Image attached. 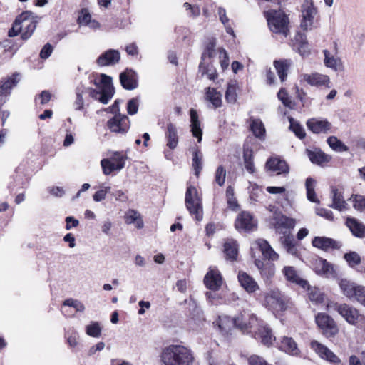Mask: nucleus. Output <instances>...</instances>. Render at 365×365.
Listing matches in <instances>:
<instances>
[{"mask_svg": "<svg viewBox=\"0 0 365 365\" xmlns=\"http://www.w3.org/2000/svg\"><path fill=\"white\" fill-rule=\"evenodd\" d=\"M290 123L289 129L294 133L295 135L300 139H303L306 136V133L303 127L297 123L292 117L289 118Z\"/></svg>", "mask_w": 365, "mask_h": 365, "instance_id": "nucleus-48", "label": "nucleus"}, {"mask_svg": "<svg viewBox=\"0 0 365 365\" xmlns=\"http://www.w3.org/2000/svg\"><path fill=\"white\" fill-rule=\"evenodd\" d=\"M270 30L276 34L287 36L289 33V19L282 11L270 10L264 12Z\"/></svg>", "mask_w": 365, "mask_h": 365, "instance_id": "nucleus-4", "label": "nucleus"}, {"mask_svg": "<svg viewBox=\"0 0 365 365\" xmlns=\"http://www.w3.org/2000/svg\"><path fill=\"white\" fill-rule=\"evenodd\" d=\"M282 273L288 282L295 284L304 289L308 286V282L300 277L294 267L285 266L282 269Z\"/></svg>", "mask_w": 365, "mask_h": 365, "instance_id": "nucleus-22", "label": "nucleus"}, {"mask_svg": "<svg viewBox=\"0 0 365 365\" xmlns=\"http://www.w3.org/2000/svg\"><path fill=\"white\" fill-rule=\"evenodd\" d=\"M86 93H87V87H86L83 84H80L76 87V99L74 103L76 110H81L83 108L84 100H83V94H85Z\"/></svg>", "mask_w": 365, "mask_h": 365, "instance_id": "nucleus-43", "label": "nucleus"}, {"mask_svg": "<svg viewBox=\"0 0 365 365\" xmlns=\"http://www.w3.org/2000/svg\"><path fill=\"white\" fill-rule=\"evenodd\" d=\"M354 299L365 307V287L359 286Z\"/></svg>", "mask_w": 365, "mask_h": 365, "instance_id": "nucleus-62", "label": "nucleus"}, {"mask_svg": "<svg viewBox=\"0 0 365 365\" xmlns=\"http://www.w3.org/2000/svg\"><path fill=\"white\" fill-rule=\"evenodd\" d=\"M128 157L122 152H113L109 158L102 159L101 165L103 173L106 175L111 174L114 170H122L125 165Z\"/></svg>", "mask_w": 365, "mask_h": 365, "instance_id": "nucleus-7", "label": "nucleus"}, {"mask_svg": "<svg viewBox=\"0 0 365 365\" xmlns=\"http://www.w3.org/2000/svg\"><path fill=\"white\" fill-rule=\"evenodd\" d=\"M199 71L202 76L206 75L210 80H215L217 77L215 69L212 66H205L202 62L200 63Z\"/></svg>", "mask_w": 365, "mask_h": 365, "instance_id": "nucleus-50", "label": "nucleus"}, {"mask_svg": "<svg viewBox=\"0 0 365 365\" xmlns=\"http://www.w3.org/2000/svg\"><path fill=\"white\" fill-rule=\"evenodd\" d=\"M344 258L349 263V264L351 267L358 265L361 262V258L359 255L355 252L345 254Z\"/></svg>", "mask_w": 365, "mask_h": 365, "instance_id": "nucleus-54", "label": "nucleus"}, {"mask_svg": "<svg viewBox=\"0 0 365 365\" xmlns=\"http://www.w3.org/2000/svg\"><path fill=\"white\" fill-rule=\"evenodd\" d=\"M237 97L235 86L229 84L225 92L226 101L228 103H235L237 101Z\"/></svg>", "mask_w": 365, "mask_h": 365, "instance_id": "nucleus-52", "label": "nucleus"}, {"mask_svg": "<svg viewBox=\"0 0 365 365\" xmlns=\"http://www.w3.org/2000/svg\"><path fill=\"white\" fill-rule=\"evenodd\" d=\"M111 195L115 197V200L122 202H126L128 199L125 192L122 190H115L111 192Z\"/></svg>", "mask_w": 365, "mask_h": 365, "instance_id": "nucleus-64", "label": "nucleus"}, {"mask_svg": "<svg viewBox=\"0 0 365 365\" xmlns=\"http://www.w3.org/2000/svg\"><path fill=\"white\" fill-rule=\"evenodd\" d=\"M19 81V74L14 73L6 80L0 81V96H7L10 93L11 90L14 87Z\"/></svg>", "mask_w": 365, "mask_h": 365, "instance_id": "nucleus-28", "label": "nucleus"}, {"mask_svg": "<svg viewBox=\"0 0 365 365\" xmlns=\"http://www.w3.org/2000/svg\"><path fill=\"white\" fill-rule=\"evenodd\" d=\"M291 65V60L274 61V66L282 82L284 81L287 78V72Z\"/></svg>", "mask_w": 365, "mask_h": 365, "instance_id": "nucleus-35", "label": "nucleus"}, {"mask_svg": "<svg viewBox=\"0 0 365 365\" xmlns=\"http://www.w3.org/2000/svg\"><path fill=\"white\" fill-rule=\"evenodd\" d=\"M274 225L277 229L285 228L292 229L295 226L294 219L285 216L284 215H276L274 216Z\"/></svg>", "mask_w": 365, "mask_h": 365, "instance_id": "nucleus-37", "label": "nucleus"}, {"mask_svg": "<svg viewBox=\"0 0 365 365\" xmlns=\"http://www.w3.org/2000/svg\"><path fill=\"white\" fill-rule=\"evenodd\" d=\"M185 205L190 213L197 221H201L203 217L202 207L197 196V189L193 186H189L185 193Z\"/></svg>", "mask_w": 365, "mask_h": 365, "instance_id": "nucleus-6", "label": "nucleus"}, {"mask_svg": "<svg viewBox=\"0 0 365 365\" xmlns=\"http://www.w3.org/2000/svg\"><path fill=\"white\" fill-rule=\"evenodd\" d=\"M327 143L333 150L336 152H344L349 150V148L336 136L329 137L327 140Z\"/></svg>", "mask_w": 365, "mask_h": 365, "instance_id": "nucleus-44", "label": "nucleus"}, {"mask_svg": "<svg viewBox=\"0 0 365 365\" xmlns=\"http://www.w3.org/2000/svg\"><path fill=\"white\" fill-rule=\"evenodd\" d=\"M164 365H192L194 356L190 349L182 345H170L160 354Z\"/></svg>", "mask_w": 365, "mask_h": 365, "instance_id": "nucleus-1", "label": "nucleus"}, {"mask_svg": "<svg viewBox=\"0 0 365 365\" xmlns=\"http://www.w3.org/2000/svg\"><path fill=\"white\" fill-rule=\"evenodd\" d=\"M359 286L347 279H341L339 282V287L343 294L350 299H354Z\"/></svg>", "mask_w": 365, "mask_h": 365, "instance_id": "nucleus-34", "label": "nucleus"}, {"mask_svg": "<svg viewBox=\"0 0 365 365\" xmlns=\"http://www.w3.org/2000/svg\"><path fill=\"white\" fill-rule=\"evenodd\" d=\"M278 98L282 101V103L288 108L292 107V101L289 96L287 92L284 89L282 88L277 93Z\"/></svg>", "mask_w": 365, "mask_h": 365, "instance_id": "nucleus-55", "label": "nucleus"}, {"mask_svg": "<svg viewBox=\"0 0 365 365\" xmlns=\"http://www.w3.org/2000/svg\"><path fill=\"white\" fill-rule=\"evenodd\" d=\"M301 22L300 27L304 31L312 29L314 19L318 11L312 0H304L301 6Z\"/></svg>", "mask_w": 365, "mask_h": 365, "instance_id": "nucleus-8", "label": "nucleus"}, {"mask_svg": "<svg viewBox=\"0 0 365 365\" xmlns=\"http://www.w3.org/2000/svg\"><path fill=\"white\" fill-rule=\"evenodd\" d=\"M140 214L135 210H129L125 215V220L127 224H133L140 218Z\"/></svg>", "mask_w": 365, "mask_h": 365, "instance_id": "nucleus-58", "label": "nucleus"}, {"mask_svg": "<svg viewBox=\"0 0 365 365\" xmlns=\"http://www.w3.org/2000/svg\"><path fill=\"white\" fill-rule=\"evenodd\" d=\"M250 130L256 138H264L265 128L263 123L259 119L250 118Z\"/></svg>", "mask_w": 365, "mask_h": 365, "instance_id": "nucleus-38", "label": "nucleus"}, {"mask_svg": "<svg viewBox=\"0 0 365 365\" xmlns=\"http://www.w3.org/2000/svg\"><path fill=\"white\" fill-rule=\"evenodd\" d=\"M215 329L222 335L227 336L231 333L232 329L235 326L234 319L230 318L227 315H221L213 322Z\"/></svg>", "mask_w": 365, "mask_h": 365, "instance_id": "nucleus-18", "label": "nucleus"}, {"mask_svg": "<svg viewBox=\"0 0 365 365\" xmlns=\"http://www.w3.org/2000/svg\"><path fill=\"white\" fill-rule=\"evenodd\" d=\"M91 21V16L88 11L86 9H83L81 11V15L78 18V22L79 24L87 25Z\"/></svg>", "mask_w": 365, "mask_h": 365, "instance_id": "nucleus-60", "label": "nucleus"}, {"mask_svg": "<svg viewBox=\"0 0 365 365\" xmlns=\"http://www.w3.org/2000/svg\"><path fill=\"white\" fill-rule=\"evenodd\" d=\"M297 41H299L300 40V45L298 47L299 53L302 56H306L309 53V46L308 43L306 40L305 36H297L296 38Z\"/></svg>", "mask_w": 365, "mask_h": 365, "instance_id": "nucleus-56", "label": "nucleus"}, {"mask_svg": "<svg viewBox=\"0 0 365 365\" xmlns=\"http://www.w3.org/2000/svg\"><path fill=\"white\" fill-rule=\"evenodd\" d=\"M63 304L64 306H68V307H73L76 310V312H83L85 310L84 304L82 302H81L76 299H66L63 302Z\"/></svg>", "mask_w": 365, "mask_h": 365, "instance_id": "nucleus-53", "label": "nucleus"}, {"mask_svg": "<svg viewBox=\"0 0 365 365\" xmlns=\"http://www.w3.org/2000/svg\"><path fill=\"white\" fill-rule=\"evenodd\" d=\"M235 228L239 231H250L256 227V222L252 216L247 212H242L238 215L235 223Z\"/></svg>", "mask_w": 365, "mask_h": 365, "instance_id": "nucleus-17", "label": "nucleus"}, {"mask_svg": "<svg viewBox=\"0 0 365 365\" xmlns=\"http://www.w3.org/2000/svg\"><path fill=\"white\" fill-rule=\"evenodd\" d=\"M190 127L191 132L194 137L197 138V142L202 141V130L200 127V122L199 120L198 114L196 110L191 108L190 110Z\"/></svg>", "mask_w": 365, "mask_h": 365, "instance_id": "nucleus-27", "label": "nucleus"}, {"mask_svg": "<svg viewBox=\"0 0 365 365\" xmlns=\"http://www.w3.org/2000/svg\"><path fill=\"white\" fill-rule=\"evenodd\" d=\"M224 252L227 259L235 260L238 255V245L232 239H228L224 244Z\"/></svg>", "mask_w": 365, "mask_h": 365, "instance_id": "nucleus-36", "label": "nucleus"}, {"mask_svg": "<svg viewBox=\"0 0 365 365\" xmlns=\"http://www.w3.org/2000/svg\"><path fill=\"white\" fill-rule=\"evenodd\" d=\"M243 159L245 168L250 173H255V168L253 162L252 150L245 149L243 152Z\"/></svg>", "mask_w": 365, "mask_h": 365, "instance_id": "nucleus-45", "label": "nucleus"}, {"mask_svg": "<svg viewBox=\"0 0 365 365\" xmlns=\"http://www.w3.org/2000/svg\"><path fill=\"white\" fill-rule=\"evenodd\" d=\"M324 64L327 67L330 68L334 71H337L341 63L340 59L330 56L328 51H324Z\"/></svg>", "mask_w": 365, "mask_h": 365, "instance_id": "nucleus-46", "label": "nucleus"}, {"mask_svg": "<svg viewBox=\"0 0 365 365\" xmlns=\"http://www.w3.org/2000/svg\"><path fill=\"white\" fill-rule=\"evenodd\" d=\"M37 24V16L29 11H24L16 17L11 29L9 31V36H16L21 32V38L27 40L32 36Z\"/></svg>", "mask_w": 365, "mask_h": 365, "instance_id": "nucleus-2", "label": "nucleus"}, {"mask_svg": "<svg viewBox=\"0 0 365 365\" xmlns=\"http://www.w3.org/2000/svg\"><path fill=\"white\" fill-rule=\"evenodd\" d=\"M120 54L118 50L109 49L99 56L96 63L100 66H113L119 62Z\"/></svg>", "mask_w": 365, "mask_h": 365, "instance_id": "nucleus-19", "label": "nucleus"}, {"mask_svg": "<svg viewBox=\"0 0 365 365\" xmlns=\"http://www.w3.org/2000/svg\"><path fill=\"white\" fill-rule=\"evenodd\" d=\"M95 84L101 91L87 88V93L91 98L98 100L103 104H107L115 93V89L112 83V78L102 73L100 75V81L95 82Z\"/></svg>", "mask_w": 365, "mask_h": 365, "instance_id": "nucleus-3", "label": "nucleus"}, {"mask_svg": "<svg viewBox=\"0 0 365 365\" xmlns=\"http://www.w3.org/2000/svg\"><path fill=\"white\" fill-rule=\"evenodd\" d=\"M204 283L209 289L218 290L222 284V278L220 272L216 268H210L205 276Z\"/></svg>", "mask_w": 365, "mask_h": 365, "instance_id": "nucleus-16", "label": "nucleus"}, {"mask_svg": "<svg viewBox=\"0 0 365 365\" xmlns=\"http://www.w3.org/2000/svg\"><path fill=\"white\" fill-rule=\"evenodd\" d=\"M235 326L243 331L257 327L260 321L253 314L247 312L241 313L234 319Z\"/></svg>", "mask_w": 365, "mask_h": 365, "instance_id": "nucleus-13", "label": "nucleus"}, {"mask_svg": "<svg viewBox=\"0 0 365 365\" xmlns=\"http://www.w3.org/2000/svg\"><path fill=\"white\" fill-rule=\"evenodd\" d=\"M346 225L354 235L358 237H361L364 236L365 232V227L363 224L359 222L355 219L348 218L346 220Z\"/></svg>", "mask_w": 365, "mask_h": 365, "instance_id": "nucleus-40", "label": "nucleus"}, {"mask_svg": "<svg viewBox=\"0 0 365 365\" xmlns=\"http://www.w3.org/2000/svg\"><path fill=\"white\" fill-rule=\"evenodd\" d=\"M226 169L223 165L217 167L215 174V181L220 187L223 186L226 178Z\"/></svg>", "mask_w": 365, "mask_h": 365, "instance_id": "nucleus-51", "label": "nucleus"}, {"mask_svg": "<svg viewBox=\"0 0 365 365\" xmlns=\"http://www.w3.org/2000/svg\"><path fill=\"white\" fill-rule=\"evenodd\" d=\"M165 138L167 140L166 145L171 150L175 149L178 144V135L176 126L170 123L167 125L165 132Z\"/></svg>", "mask_w": 365, "mask_h": 365, "instance_id": "nucleus-29", "label": "nucleus"}, {"mask_svg": "<svg viewBox=\"0 0 365 365\" xmlns=\"http://www.w3.org/2000/svg\"><path fill=\"white\" fill-rule=\"evenodd\" d=\"M312 243L314 247L324 251L329 249H339L341 247L339 242L326 237H315Z\"/></svg>", "mask_w": 365, "mask_h": 365, "instance_id": "nucleus-24", "label": "nucleus"}, {"mask_svg": "<svg viewBox=\"0 0 365 365\" xmlns=\"http://www.w3.org/2000/svg\"><path fill=\"white\" fill-rule=\"evenodd\" d=\"M354 207L358 210L365 209V197L361 195H356L354 198Z\"/></svg>", "mask_w": 365, "mask_h": 365, "instance_id": "nucleus-63", "label": "nucleus"}, {"mask_svg": "<svg viewBox=\"0 0 365 365\" xmlns=\"http://www.w3.org/2000/svg\"><path fill=\"white\" fill-rule=\"evenodd\" d=\"M315 321L323 334L327 337L334 336L339 331L334 320L325 313H319L315 317Z\"/></svg>", "mask_w": 365, "mask_h": 365, "instance_id": "nucleus-9", "label": "nucleus"}, {"mask_svg": "<svg viewBox=\"0 0 365 365\" xmlns=\"http://www.w3.org/2000/svg\"><path fill=\"white\" fill-rule=\"evenodd\" d=\"M280 349L289 354L295 355L298 353L297 344L289 337H284L281 341Z\"/></svg>", "mask_w": 365, "mask_h": 365, "instance_id": "nucleus-42", "label": "nucleus"}, {"mask_svg": "<svg viewBox=\"0 0 365 365\" xmlns=\"http://www.w3.org/2000/svg\"><path fill=\"white\" fill-rule=\"evenodd\" d=\"M256 245L265 259L272 261H275L279 259V255L272 249L267 240L263 239L257 240Z\"/></svg>", "mask_w": 365, "mask_h": 365, "instance_id": "nucleus-26", "label": "nucleus"}, {"mask_svg": "<svg viewBox=\"0 0 365 365\" xmlns=\"http://www.w3.org/2000/svg\"><path fill=\"white\" fill-rule=\"evenodd\" d=\"M138 100L137 98H132L128 102L127 111L129 115H135L138 110Z\"/></svg>", "mask_w": 365, "mask_h": 365, "instance_id": "nucleus-59", "label": "nucleus"}, {"mask_svg": "<svg viewBox=\"0 0 365 365\" xmlns=\"http://www.w3.org/2000/svg\"><path fill=\"white\" fill-rule=\"evenodd\" d=\"M313 269L319 275L329 276L332 272L331 266L322 258L317 259L313 263Z\"/></svg>", "mask_w": 365, "mask_h": 365, "instance_id": "nucleus-33", "label": "nucleus"}, {"mask_svg": "<svg viewBox=\"0 0 365 365\" xmlns=\"http://www.w3.org/2000/svg\"><path fill=\"white\" fill-rule=\"evenodd\" d=\"M332 204L329 206L335 210L341 211L346 209L347 203L344 200V197L341 192L336 187H332L331 191Z\"/></svg>", "mask_w": 365, "mask_h": 365, "instance_id": "nucleus-31", "label": "nucleus"}, {"mask_svg": "<svg viewBox=\"0 0 365 365\" xmlns=\"http://www.w3.org/2000/svg\"><path fill=\"white\" fill-rule=\"evenodd\" d=\"M192 154V166L195 170V175L198 177L202 169V153L197 145H195L190 148Z\"/></svg>", "mask_w": 365, "mask_h": 365, "instance_id": "nucleus-30", "label": "nucleus"}, {"mask_svg": "<svg viewBox=\"0 0 365 365\" xmlns=\"http://www.w3.org/2000/svg\"><path fill=\"white\" fill-rule=\"evenodd\" d=\"M86 333L92 337L98 338L101 335V328L96 322L86 327Z\"/></svg>", "mask_w": 365, "mask_h": 365, "instance_id": "nucleus-49", "label": "nucleus"}, {"mask_svg": "<svg viewBox=\"0 0 365 365\" xmlns=\"http://www.w3.org/2000/svg\"><path fill=\"white\" fill-rule=\"evenodd\" d=\"M315 212L317 215L324 217L327 220H333L334 219L333 213L329 210L322 207H317L315 209Z\"/></svg>", "mask_w": 365, "mask_h": 365, "instance_id": "nucleus-61", "label": "nucleus"}, {"mask_svg": "<svg viewBox=\"0 0 365 365\" xmlns=\"http://www.w3.org/2000/svg\"><path fill=\"white\" fill-rule=\"evenodd\" d=\"M120 81L124 88L133 90L138 86L137 74L133 70L126 68L120 73Z\"/></svg>", "mask_w": 365, "mask_h": 365, "instance_id": "nucleus-23", "label": "nucleus"}, {"mask_svg": "<svg viewBox=\"0 0 365 365\" xmlns=\"http://www.w3.org/2000/svg\"><path fill=\"white\" fill-rule=\"evenodd\" d=\"M308 129L315 134H327L331 131L332 125L327 119L312 118L306 123Z\"/></svg>", "mask_w": 365, "mask_h": 365, "instance_id": "nucleus-12", "label": "nucleus"}, {"mask_svg": "<svg viewBox=\"0 0 365 365\" xmlns=\"http://www.w3.org/2000/svg\"><path fill=\"white\" fill-rule=\"evenodd\" d=\"M256 329L257 331H255V338L260 339L261 342L267 346L272 345V341L275 340V337L272 335V330L267 327L262 321L259 322Z\"/></svg>", "mask_w": 365, "mask_h": 365, "instance_id": "nucleus-20", "label": "nucleus"}, {"mask_svg": "<svg viewBox=\"0 0 365 365\" xmlns=\"http://www.w3.org/2000/svg\"><path fill=\"white\" fill-rule=\"evenodd\" d=\"M237 279L240 286L249 294L259 290V286L257 282L245 272L240 271L238 272Z\"/></svg>", "mask_w": 365, "mask_h": 365, "instance_id": "nucleus-21", "label": "nucleus"}, {"mask_svg": "<svg viewBox=\"0 0 365 365\" xmlns=\"http://www.w3.org/2000/svg\"><path fill=\"white\" fill-rule=\"evenodd\" d=\"M268 170L277 172V174H287L289 173V166L287 163L278 158H271L266 163Z\"/></svg>", "mask_w": 365, "mask_h": 365, "instance_id": "nucleus-25", "label": "nucleus"}, {"mask_svg": "<svg viewBox=\"0 0 365 365\" xmlns=\"http://www.w3.org/2000/svg\"><path fill=\"white\" fill-rule=\"evenodd\" d=\"M284 247L287 250V252L292 255H297V248L294 243V240L289 235L284 236L282 240Z\"/></svg>", "mask_w": 365, "mask_h": 365, "instance_id": "nucleus-47", "label": "nucleus"}, {"mask_svg": "<svg viewBox=\"0 0 365 365\" xmlns=\"http://www.w3.org/2000/svg\"><path fill=\"white\" fill-rule=\"evenodd\" d=\"M307 153L310 161L317 165H322L323 163H328L331 160V156L325 154L321 150H307Z\"/></svg>", "mask_w": 365, "mask_h": 365, "instance_id": "nucleus-32", "label": "nucleus"}, {"mask_svg": "<svg viewBox=\"0 0 365 365\" xmlns=\"http://www.w3.org/2000/svg\"><path fill=\"white\" fill-rule=\"evenodd\" d=\"M289 299L278 289H271L265 294L264 304L272 312H283L288 307Z\"/></svg>", "mask_w": 365, "mask_h": 365, "instance_id": "nucleus-5", "label": "nucleus"}, {"mask_svg": "<svg viewBox=\"0 0 365 365\" xmlns=\"http://www.w3.org/2000/svg\"><path fill=\"white\" fill-rule=\"evenodd\" d=\"M311 347L322 359L333 364L340 363L339 358L329 349L319 342L312 341L311 342Z\"/></svg>", "mask_w": 365, "mask_h": 365, "instance_id": "nucleus-14", "label": "nucleus"}, {"mask_svg": "<svg viewBox=\"0 0 365 365\" xmlns=\"http://www.w3.org/2000/svg\"><path fill=\"white\" fill-rule=\"evenodd\" d=\"M300 81L305 82L311 86H325L328 88L331 87L329 77L327 75L317 72L302 74L300 76Z\"/></svg>", "mask_w": 365, "mask_h": 365, "instance_id": "nucleus-11", "label": "nucleus"}, {"mask_svg": "<svg viewBox=\"0 0 365 365\" xmlns=\"http://www.w3.org/2000/svg\"><path fill=\"white\" fill-rule=\"evenodd\" d=\"M305 186L307 199L312 202L319 204V200L317 198L314 190L316 186V180L312 178H307L305 182Z\"/></svg>", "mask_w": 365, "mask_h": 365, "instance_id": "nucleus-41", "label": "nucleus"}, {"mask_svg": "<svg viewBox=\"0 0 365 365\" xmlns=\"http://www.w3.org/2000/svg\"><path fill=\"white\" fill-rule=\"evenodd\" d=\"M205 98L212 104L214 108H219L222 106V95L215 88L210 87L207 88Z\"/></svg>", "mask_w": 365, "mask_h": 365, "instance_id": "nucleus-39", "label": "nucleus"}, {"mask_svg": "<svg viewBox=\"0 0 365 365\" xmlns=\"http://www.w3.org/2000/svg\"><path fill=\"white\" fill-rule=\"evenodd\" d=\"M308 289V295L309 298L311 301L315 302H321L323 299L322 295L321 292L316 288L310 289L309 286H307Z\"/></svg>", "mask_w": 365, "mask_h": 365, "instance_id": "nucleus-57", "label": "nucleus"}, {"mask_svg": "<svg viewBox=\"0 0 365 365\" xmlns=\"http://www.w3.org/2000/svg\"><path fill=\"white\" fill-rule=\"evenodd\" d=\"M108 127L112 132L125 133L129 128L128 118L118 113L108 121Z\"/></svg>", "mask_w": 365, "mask_h": 365, "instance_id": "nucleus-15", "label": "nucleus"}, {"mask_svg": "<svg viewBox=\"0 0 365 365\" xmlns=\"http://www.w3.org/2000/svg\"><path fill=\"white\" fill-rule=\"evenodd\" d=\"M336 310L349 324H356L361 316L359 311L352 306L347 304L335 303L332 305Z\"/></svg>", "mask_w": 365, "mask_h": 365, "instance_id": "nucleus-10", "label": "nucleus"}]
</instances>
